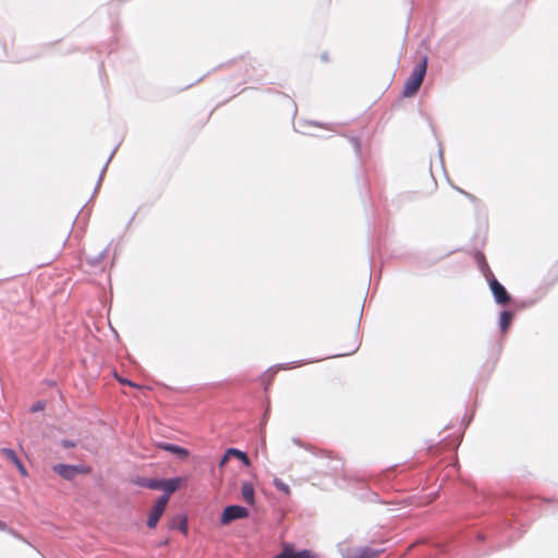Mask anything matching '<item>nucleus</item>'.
I'll list each match as a JSON object with an SVG mask.
<instances>
[{"label": "nucleus", "instance_id": "obj_1", "mask_svg": "<svg viewBox=\"0 0 558 558\" xmlns=\"http://www.w3.org/2000/svg\"><path fill=\"white\" fill-rule=\"evenodd\" d=\"M427 70V57H423L421 62L413 69L412 73L404 83L402 89L403 97H413L420 89Z\"/></svg>", "mask_w": 558, "mask_h": 558}, {"label": "nucleus", "instance_id": "obj_2", "mask_svg": "<svg viewBox=\"0 0 558 558\" xmlns=\"http://www.w3.org/2000/svg\"><path fill=\"white\" fill-rule=\"evenodd\" d=\"M275 558H320L316 553L310 549H296L291 543H283L281 551Z\"/></svg>", "mask_w": 558, "mask_h": 558}, {"label": "nucleus", "instance_id": "obj_3", "mask_svg": "<svg viewBox=\"0 0 558 558\" xmlns=\"http://www.w3.org/2000/svg\"><path fill=\"white\" fill-rule=\"evenodd\" d=\"M182 478L174 477L170 480H150L146 487L151 489H162L165 492V495H168L170 498V495L173 494L182 484Z\"/></svg>", "mask_w": 558, "mask_h": 558}, {"label": "nucleus", "instance_id": "obj_4", "mask_svg": "<svg viewBox=\"0 0 558 558\" xmlns=\"http://www.w3.org/2000/svg\"><path fill=\"white\" fill-rule=\"evenodd\" d=\"M169 502L168 495L160 496L156 502L154 504L147 519V526L150 529L156 527L159 519L161 518L162 513L166 510V507Z\"/></svg>", "mask_w": 558, "mask_h": 558}, {"label": "nucleus", "instance_id": "obj_5", "mask_svg": "<svg viewBox=\"0 0 558 558\" xmlns=\"http://www.w3.org/2000/svg\"><path fill=\"white\" fill-rule=\"evenodd\" d=\"M52 470L65 480H72L75 475L83 473L87 474L90 472L89 468L80 466V465H71L59 463L53 465Z\"/></svg>", "mask_w": 558, "mask_h": 558}, {"label": "nucleus", "instance_id": "obj_6", "mask_svg": "<svg viewBox=\"0 0 558 558\" xmlns=\"http://www.w3.org/2000/svg\"><path fill=\"white\" fill-rule=\"evenodd\" d=\"M248 515L246 508L238 505L228 506L223 509L221 514L220 523L227 525L236 519H243Z\"/></svg>", "mask_w": 558, "mask_h": 558}, {"label": "nucleus", "instance_id": "obj_7", "mask_svg": "<svg viewBox=\"0 0 558 558\" xmlns=\"http://www.w3.org/2000/svg\"><path fill=\"white\" fill-rule=\"evenodd\" d=\"M489 287L497 303L506 305L510 302V295L497 279L490 280Z\"/></svg>", "mask_w": 558, "mask_h": 558}, {"label": "nucleus", "instance_id": "obj_8", "mask_svg": "<svg viewBox=\"0 0 558 558\" xmlns=\"http://www.w3.org/2000/svg\"><path fill=\"white\" fill-rule=\"evenodd\" d=\"M378 551L368 547L351 548L347 551L345 558H377Z\"/></svg>", "mask_w": 558, "mask_h": 558}, {"label": "nucleus", "instance_id": "obj_9", "mask_svg": "<svg viewBox=\"0 0 558 558\" xmlns=\"http://www.w3.org/2000/svg\"><path fill=\"white\" fill-rule=\"evenodd\" d=\"M241 494H242V498L243 500L248 504V505H254L255 502V492H254V487L253 485L250 483V482H243L242 485H241Z\"/></svg>", "mask_w": 558, "mask_h": 558}, {"label": "nucleus", "instance_id": "obj_10", "mask_svg": "<svg viewBox=\"0 0 558 558\" xmlns=\"http://www.w3.org/2000/svg\"><path fill=\"white\" fill-rule=\"evenodd\" d=\"M158 447L161 448L162 450L177 454L181 459H185L189 457V451L185 448L179 447L173 444L162 442L159 444Z\"/></svg>", "mask_w": 558, "mask_h": 558}, {"label": "nucleus", "instance_id": "obj_11", "mask_svg": "<svg viewBox=\"0 0 558 558\" xmlns=\"http://www.w3.org/2000/svg\"><path fill=\"white\" fill-rule=\"evenodd\" d=\"M169 526L171 529H178L182 531L184 534L187 533V520L184 515H175L170 521Z\"/></svg>", "mask_w": 558, "mask_h": 558}, {"label": "nucleus", "instance_id": "obj_12", "mask_svg": "<svg viewBox=\"0 0 558 558\" xmlns=\"http://www.w3.org/2000/svg\"><path fill=\"white\" fill-rule=\"evenodd\" d=\"M228 454H232V458H238L239 460H241L243 462L244 465L248 466L250 465V459L247 457V454L239 449H235V448H229L228 449Z\"/></svg>", "mask_w": 558, "mask_h": 558}, {"label": "nucleus", "instance_id": "obj_13", "mask_svg": "<svg viewBox=\"0 0 558 558\" xmlns=\"http://www.w3.org/2000/svg\"><path fill=\"white\" fill-rule=\"evenodd\" d=\"M274 485L279 492L283 493L284 495L289 496L291 494L289 485L284 483L281 478L275 477Z\"/></svg>", "mask_w": 558, "mask_h": 558}, {"label": "nucleus", "instance_id": "obj_14", "mask_svg": "<svg viewBox=\"0 0 558 558\" xmlns=\"http://www.w3.org/2000/svg\"><path fill=\"white\" fill-rule=\"evenodd\" d=\"M513 318V315L511 312L505 311L500 315V327L505 331L509 325L511 324V320Z\"/></svg>", "mask_w": 558, "mask_h": 558}, {"label": "nucleus", "instance_id": "obj_15", "mask_svg": "<svg viewBox=\"0 0 558 558\" xmlns=\"http://www.w3.org/2000/svg\"><path fill=\"white\" fill-rule=\"evenodd\" d=\"M1 452L10 460L12 461L14 464L17 463L20 461L19 457L16 456V453L12 450V449H9V448H3L1 450Z\"/></svg>", "mask_w": 558, "mask_h": 558}, {"label": "nucleus", "instance_id": "obj_16", "mask_svg": "<svg viewBox=\"0 0 558 558\" xmlns=\"http://www.w3.org/2000/svg\"><path fill=\"white\" fill-rule=\"evenodd\" d=\"M231 458H232V454H228V449H227L219 462V466L223 468Z\"/></svg>", "mask_w": 558, "mask_h": 558}, {"label": "nucleus", "instance_id": "obj_17", "mask_svg": "<svg viewBox=\"0 0 558 558\" xmlns=\"http://www.w3.org/2000/svg\"><path fill=\"white\" fill-rule=\"evenodd\" d=\"M14 465L17 468V470L20 471L22 476H27V471H26L25 466L23 465V463L21 462V460L17 463H15Z\"/></svg>", "mask_w": 558, "mask_h": 558}, {"label": "nucleus", "instance_id": "obj_18", "mask_svg": "<svg viewBox=\"0 0 558 558\" xmlns=\"http://www.w3.org/2000/svg\"><path fill=\"white\" fill-rule=\"evenodd\" d=\"M61 445H62L64 448H73V447H75V444H74L73 441H71V440H66V439L62 440V441H61Z\"/></svg>", "mask_w": 558, "mask_h": 558}, {"label": "nucleus", "instance_id": "obj_19", "mask_svg": "<svg viewBox=\"0 0 558 558\" xmlns=\"http://www.w3.org/2000/svg\"><path fill=\"white\" fill-rule=\"evenodd\" d=\"M44 409V405L38 402L36 403L33 408H32V411L35 412V411H39V410H43Z\"/></svg>", "mask_w": 558, "mask_h": 558}, {"label": "nucleus", "instance_id": "obj_20", "mask_svg": "<svg viewBox=\"0 0 558 558\" xmlns=\"http://www.w3.org/2000/svg\"><path fill=\"white\" fill-rule=\"evenodd\" d=\"M118 379H119V381H120L121 384H126V385H130V386H132V387H136V385H134L133 383H131V381H130V380H128V379H122V378H118Z\"/></svg>", "mask_w": 558, "mask_h": 558}, {"label": "nucleus", "instance_id": "obj_21", "mask_svg": "<svg viewBox=\"0 0 558 558\" xmlns=\"http://www.w3.org/2000/svg\"><path fill=\"white\" fill-rule=\"evenodd\" d=\"M4 530H7V524H5V522L0 520V531H4Z\"/></svg>", "mask_w": 558, "mask_h": 558}]
</instances>
